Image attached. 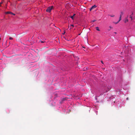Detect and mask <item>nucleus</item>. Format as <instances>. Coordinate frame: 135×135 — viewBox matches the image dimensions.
I'll list each match as a JSON object with an SVG mask.
<instances>
[{"label": "nucleus", "instance_id": "7", "mask_svg": "<svg viewBox=\"0 0 135 135\" xmlns=\"http://www.w3.org/2000/svg\"><path fill=\"white\" fill-rule=\"evenodd\" d=\"M96 30L98 31H100V30L99 29V28L98 27H96Z\"/></svg>", "mask_w": 135, "mask_h": 135}, {"label": "nucleus", "instance_id": "20", "mask_svg": "<svg viewBox=\"0 0 135 135\" xmlns=\"http://www.w3.org/2000/svg\"><path fill=\"white\" fill-rule=\"evenodd\" d=\"M71 28H71L70 27V28H69V29H71Z\"/></svg>", "mask_w": 135, "mask_h": 135}, {"label": "nucleus", "instance_id": "22", "mask_svg": "<svg viewBox=\"0 0 135 135\" xmlns=\"http://www.w3.org/2000/svg\"><path fill=\"white\" fill-rule=\"evenodd\" d=\"M101 62L102 64H103V62L102 61H101Z\"/></svg>", "mask_w": 135, "mask_h": 135}, {"label": "nucleus", "instance_id": "1", "mask_svg": "<svg viewBox=\"0 0 135 135\" xmlns=\"http://www.w3.org/2000/svg\"><path fill=\"white\" fill-rule=\"evenodd\" d=\"M53 8V6H52L51 7H49L47 8L46 10V11L48 12H50L51 10Z\"/></svg>", "mask_w": 135, "mask_h": 135}, {"label": "nucleus", "instance_id": "8", "mask_svg": "<svg viewBox=\"0 0 135 135\" xmlns=\"http://www.w3.org/2000/svg\"><path fill=\"white\" fill-rule=\"evenodd\" d=\"M9 39L11 40H12L13 39V38L11 37H10L9 38Z\"/></svg>", "mask_w": 135, "mask_h": 135}, {"label": "nucleus", "instance_id": "21", "mask_svg": "<svg viewBox=\"0 0 135 135\" xmlns=\"http://www.w3.org/2000/svg\"><path fill=\"white\" fill-rule=\"evenodd\" d=\"M128 98H127V100H128Z\"/></svg>", "mask_w": 135, "mask_h": 135}, {"label": "nucleus", "instance_id": "10", "mask_svg": "<svg viewBox=\"0 0 135 135\" xmlns=\"http://www.w3.org/2000/svg\"><path fill=\"white\" fill-rule=\"evenodd\" d=\"M40 41L42 43H44L45 42L44 41Z\"/></svg>", "mask_w": 135, "mask_h": 135}, {"label": "nucleus", "instance_id": "6", "mask_svg": "<svg viewBox=\"0 0 135 135\" xmlns=\"http://www.w3.org/2000/svg\"><path fill=\"white\" fill-rule=\"evenodd\" d=\"M97 7V6H96L95 5H94V6H93L91 7L93 9L94 8H96Z\"/></svg>", "mask_w": 135, "mask_h": 135}, {"label": "nucleus", "instance_id": "13", "mask_svg": "<svg viewBox=\"0 0 135 135\" xmlns=\"http://www.w3.org/2000/svg\"><path fill=\"white\" fill-rule=\"evenodd\" d=\"M2 2H0V7L1 6V5L2 3Z\"/></svg>", "mask_w": 135, "mask_h": 135}, {"label": "nucleus", "instance_id": "9", "mask_svg": "<svg viewBox=\"0 0 135 135\" xmlns=\"http://www.w3.org/2000/svg\"><path fill=\"white\" fill-rule=\"evenodd\" d=\"M71 26H72V27H74V25H70V27Z\"/></svg>", "mask_w": 135, "mask_h": 135}, {"label": "nucleus", "instance_id": "18", "mask_svg": "<svg viewBox=\"0 0 135 135\" xmlns=\"http://www.w3.org/2000/svg\"><path fill=\"white\" fill-rule=\"evenodd\" d=\"M65 33V31L63 33V34H64Z\"/></svg>", "mask_w": 135, "mask_h": 135}, {"label": "nucleus", "instance_id": "15", "mask_svg": "<svg viewBox=\"0 0 135 135\" xmlns=\"http://www.w3.org/2000/svg\"><path fill=\"white\" fill-rule=\"evenodd\" d=\"M119 20L117 22H116V23H115V24L117 23H118L119 22Z\"/></svg>", "mask_w": 135, "mask_h": 135}, {"label": "nucleus", "instance_id": "19", "mask_svg": "<svg viewBox=\"0 0 135 135\" xmlns=\"http://www.w3.org/2000/svg\"><path fill=\"white\" fill-rule=\"evenodd\" d=\"M109 27H110V28H112V27L111 26H109Z\"/></svg>", "mask_w": 135, "mask_h": 135}, {"label": "nucleus", "instance_id": "5", "mask_svg": "<svg viewBox=\"0 0 135 135\" xmlns=\"http://www.w3.org/2000/svg\"><path fill=\"white\" fill-rule=\"evenodd\" d=\"M129 18H131V20H132L134 19V18H133L132 16L131 15H130L129 16Z\"/></svg>", "mask_w": 135, "mask_h": 135}, {"label": "nucleus", "instance_id": "3", "mask_svg": "<svg viewBox=\"0 0 135 135\" xmlns=\"http://www.w3.org/2000/svg\"><path fill=\"white\" fill-rule=\"evenodd\" d=\"M128 16L127 15V17H126L125 20H124V22L125 23H126L127 22H128Z\"/></svg>", "mask_w": 135, "mask_h": 135}, {"label": "nucleus", "instance_id": "25", "mask_svg": "<svg viewBox=\"0 0 135 135\" xmlns=\"http://www.w3.org/2000/svg\"><path fill=\"white\" fill-rule=\"evenodd\" d=\"M80 34H79V35H80Z\"/></svg>", "mask_w": 135, "mask_h": 135}, {"label": "nucleus", "instance_id": "24", "mask_svg": "<svg viewBox=\"0 0 135 135\" xmlns=\"http://www.w3.org/2000/svg\"><path fill=\"white\" fill-rule=\"evenodd\" d=\"M75 15V14H74L73 15L74 16Z\"/></svg>", "mask_w": 135, "mask_h": 135}, {"label": "nucleus", "instance_id": "23", "mask_svg": "<svg viewBox=\"0 0 135 135\" xmlns=\"http://www.w3.org/2000/svg\"><path fill=\"white\" fill-rule=\"evenodd\" d=\"M63 100H65V98H63Z\"/></svg>", "mask_w": 135, "mask_h": 135}, {"label": "nucleus", "instance_id": "26", "mask_svg": "<svg viewBox=\"0 0 135 135\" xmlns=\"http://www.w3.org/2000/svg\"><path fill=\"white\" fill-rule=\"evenodd\" d=\"M115 33H116V32H114Z\"/></svg>", "mask_w": 135, "mask_h": 135}, {"label": "nucleus", "instance_id": "4", "mask_svg": "<svg viewBox=\"0 0 135 135\" xmlns=\"http://www.w3.org/2000/svg\"><path fill=\"white\" fill-rule=\"evenodd\" d=\"M6 13V14H12L14 15H15V14L12 13V12H7Z\"/></svg>", "mask_w": 135, "mask_h": 135}, {"label": "nucleus", "instance_id": "12", "mask_svg": "<svg viewBox=\"0 0 135 135\" xmlns=\"http://www.w3.org/2000/svg\"><path fill=\"white\" fill-rule=\"evenodd\" d=\"M96 21V20H94L92 21V22H94Z\"/></svg>", "mask_w": 135, "mask_h": 135}, {"label": "nucleus", "instance_id": "28", "mask_svg": "<svg viewBox=\"0 0 135 135\" xmlns=\"http://www.w3.org/2000/svg\"><path fill=\"white\" fill-rule=\"evenodd\" d=\"M68 28H69V26Z\"/></svg>", "mask_w": 135, "mask_h": 135}, {"label": "nucleus", "instance_id": "2", "mask_svg": "<svg viewBox=\"0 0 135 135\" xmlns=\"http://www.w3.org/2000/svg\"><path fill=\"white\" fill-rule=\"evenodd\" d=\"M124 14V13L122 11H121L120 12V17L119 20V21H120L121 20V17Z\"/></svg>", "mask_w": 135, "mask_h": 135}, {"label": "nucleus", "instance_id": "14", "mask_svg": "<svg viewBox=\"0 0 135 135\" xmlns=\"http://www.w3.org/2000/svg\"><path fill=\"white\" fill-rule=\"evenodd\" d=\"M92 9H92V8L91 7V8L90 9V11H91V10H92Z\"/></svg>", "mask_w": 135, "mask_h": 135}, {"label": "nucleus", "instance_id": "17", "mask_svg": "<svg viewBox=\"0 0 135 135\" xmlns=\"http://www.w3.org/2000/svg\"><path fill=\"white\" fill-rule=\"evenodd\" d=\"M133 15V12H132V14L131 15V16Z\"/></svg>", "mask_w": 135, "mask_h": 135}, {"label": "nucleus", "instance_id": "11", "mask_svg": "<svg viewBox=\"0 0 135 135\" xmlns=\"http://www.w3.org/2000/svg\"><path fill=\"white\" fill-rule=\"evenodd\" d=\"M74 16L71 17V18L72 19H73Z\"/></svg>", "mask_w": 135, "mask_h": 135}, {"label": "nucleus", "instance_id": "27", "mask_svg": "<svg viewBox=\"0 0 135 135\" xmlns=\"http://www.w3.org/2000/svg\"><path fill=\"white\" fill-rule=\"evenodd\" d=\"M1 40V38H0V40Z\"/></svg>", "mask_w": 135, "mask_h": 135}, {"label": "nucleus", "instance_id": "16", "mask_svg": "<svg viewBox=\"0 0 135 135\" xmlns=\"http://www.w3.org/2000/svg\"><path fill=\"white\" fill-rule=\"evenodd\" d=\"M114 15H113V16L110 15V16H111V17H114Z\"/></svg>", "mask_w": 135, "mask_h": 135}]
</instances>
